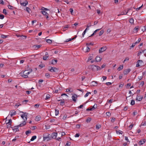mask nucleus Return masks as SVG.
I'll return each instance as SVG.
<instances>
[{
  "instance_id": "obj_23",
  "label": "nucleus",
  "mask_w": 146,
  "mask_h": 146,
  "mask_svg": "<svg viewBox=\"0 0 146 146\" xmlns=\"http://www.w3.org/2000/svg\"><path fill=\"white\" fill-rule=\"evenodd\" d=\"M73 90H72L71 88H69L67 89L66 90V92H72Z\"/></svg>"
},
{
  "instance_id": "obj_33",
  "label": "nucleus",
  "mask_w": 146,
  "mask_h": 146,
  "mask_svg": "<svg viewBox=\"0 0 146 146\" xmlns=\"http://www.w3.org/2000/svg\"><path fill=\"white\" fill-rule=\"evenodd\" d=\"M50 98V95L49 94H47L46 96L45 99L46 100L49 99Z\"/></svg>"
},
{
  "instance_id": "obj_57",
  "label": "nucleus",
  "mask_w": 146,
  "mask_h": 146,
  "mask_svg": "<svg viewBox=\"0 0 146 146\" xmlns=\"http://www.w3.org/2000/svg\"><path fill=\"white\" fill-rule=\"evenodd\" d=\"M92 56H90L89 57L88 59V60H87V62H89V61L90 60H91L92 59Z\"/></svg>"
},
{
  "instance_id": "obj_63",
  "label": "nucleus",
  "mask_w": 146,
  "mask_h": 146,
  "mask_svg": "<svg viewBox=\"0 0 146 146\" xmlns=\"http://www.w3.org/2000/svg\"><path fill=\"white\" fill-rule=\"evenodd\" d=\"M113 100V99H110L108 100V102L109 103H111L112 102Z\"/></svg>"
},
{
  "instance_id": "obj_54",
  "label": "nucleus",
  "mask_w": 146,
  "mask_h": 146,
  "mask_svg": "<svg viewBox=\"0 0 146 146\" xmlns=\"http://www.w3.org/2000/svg\"><path fill=\"white\" fill-rule=\"evenodd\" d=\"M67 117V115H65L63 116L62 119L64 120H65Z\"/></svg>"
},
{
  "instance_id": "obj_61",
  "label": "nucleus",
  "mask_w": 146,
  "mask_h": 146,
  "mask_svg": "<svg viewBox=\"0 0 146 146\" xmlns=\"http://www.w3.org/2000/svg\"><path fill=\"white\" fill-rule=\"evenodd\" d=\"M80 126V124H77L76 125V128H79Z\"/></svg>"
},
{
  "instance_id": "obj_20",
  "label": "nucleus",
  "mask_w": 146,
  "mask_h": 146,
  "mask_svg": "<svg viewBox=\"0 0 146 146\" xmlns=\"http://www.w3.org/2000/svg\"><path fill=\"white\" fill-rule=\"evenodd\" d=\"M19 127V125L17 126H15L14 127V128L13 129V130L14 131H15V132H17V131H19V129L18 127Z\"/></svg>"
},
{
  "instance_id": "obj_34",
  "label": "nucleus",
  "mask_w": 146,
  "mask_h": 146,
  "mask_svg": "<svg viewBox=\"0 0 146 146\" xmlns=\"http://www.w3.org/2000/svg\"><path fill=\"white\" fill-rule=\"evenodd\" d=\"M55 115L57 116L58 115L59 113V110L57 109H55Z\"/></svg>"
},
{
  "instance_id": "obj_18",
  "label": "nucleus",
  "mask_w": 146,
  "mask_h": 146,
  "mask_svg": "<svg viewBox=\"0 0 146 146\" xmlns=\"http://www.w3.org/2000/svg\"><path fill=\"white\" fill-rule=\"evenodd\" d=\"M41 46L40 45H34L33 47L35 50H37Z\"/></svg>"
},
{
  "instance_id": "obj_17",
  "label": "nucleus",
  "mask_w": 146,
  "mask_h": 146,
  "mask_svg": "<svg viewBox=\"0 0 146 146\" xmlns=\"http://www.w3.org/2000/svg\"><path fill=\"white\" fill-rule=\"evenodd\" d=\"M102 59V58L98 56H97L95 58L96 61L97 62L100 61Z\"/></svg>"
},
{
  "instance_id": "obj_10",
  "label": "nucleus",
  "mask_w": 146,
  "mask_h": 146,
  "mask_svg": "<svg viewBox=\"0 0 146 146\" xmlns=\"http://www.w3.org/2000/svg\"><path fill=\"white\" fill-rule=\"evenodd\" d=\"M77 96L76 94H74L73 96H72V100L74 102H76V100L77 99Z\"/></svg>"
},
{
  "instance_id": "obj_4",
  "label": "nucleus",
  "mask_w": 146,
  "mask_h": 146,
  "mask_svg": "<svg viewBox=\"0 0 146 146\" xmlns=\"http://www.w3.org/2000/svg\"><path fill=\"white\" fill-rule=\"evenodd\" d=\"M28 1L26 0H21L20 1V3L21 6H25L27 5Z\"/></svg>"
},
{
  "instance_id": "obj_21",
  "label": "nucleus",
  "mask_w": 146,
  "mask_h": 146,
  "mask_svg": "<svg viewBox=\"0 0 146 146\" xmlns=\"http://www.w3.org/2000/svg\"><path fill=\"white\" fill-rule=\"evenodd\" d=\"M41 119V117L39 115H38L36 116L35 118V120L36 121H40Z\"/></svg>"
},
{
  "instance_id": "obj_6",
  "label": "nucleus",
  "mask_w": 146,
  "mask_h": 146,
  "mask_svg": "<svg viewBox=\"0 0 146 146\" xmlns=\"http://www.w3.org/2000/svg\"><path fill=\"white\" fill-rule=\"evenodd\" d=\"M49 71L51 72H56L58 71V69L57 68L54 67H51V68L49 69Z\"/></svg>"
},
{
  "instance_id": "obj_25",
  "label": "nucleus",
  "mask_w": 146,
  "mask_h": 146,
  "mask_svg": "<svg viewBox=\"0 0 146 146\" xmlns=\"http://www.w3.org/2000/svg\"><path fill=\"white\" fill-rule=\"evenodd\" d=\"M36 138V135H34L31 138V141H34Z\"/></svg>"
},
{
  "instance_id": "obj_52",
  "label": "nucleus",
  "mask_w": 146,
  "mask_h": 146,
  "mask_svg": "<svg viewBox=\"0 0 146 146\" xmlns=\"http://www.w3.org/2000/svg\"><path fill=\"white\" fill-rule=\"evenodd\" d=\"M43 80L42 79H40L38 80V83L39 84H41L43 82Z\"/></svg>"
},
{
  "instance_id": "obj_12",
  "label": "nucleus",
  "mask_w": 146,
  "mask_h": 146,
  "mask_svg": "<svg viewBox=\"0 0 146 146\" xmlns=\"http://www.w3.org/2000/svg\"><path fill=\"white\" fill-rule=\"evenodd\" d=\"M51 138V136L50 134H48L46 136V137H43V140L44 141L46 139H50Z\"/></svg>"
},
{
  "instance_id": "obj_22",
  "label": "nucleus",
  "mask_w": 146,
  "mask_h": 146,
  "mask_svg": "<svg viewBox=\"0 0 146 146\" xmlns=\"http://www.w3.org/2000/svg\"><path fill=\"white\" fill-rule=\"evenodd\" d=\"M53 11L54 12L57 13V12L58 13H59L60 11L59 9L57 7H54L53 9Z\"/></svg>"
},
{
  "instance_id": "obj_43",
  "label": "nucleus",
  "mask_w": 146,
  "mask_h": 146,
  "mask_svg": "<svg viewBox=\"0 0 146 146\" xmlns=\"http://www.w3.org/2000/svg\"><path fill=\"white\" fill-rule=\"evenodd\" d=\"M141 40V38H139L138 40L136 41L135 43V44H138Z\"/></svg>"
},
{
  "instance_id": "obj_45",
  "label": "nucleus",
  "mask_w": 146,
  "mask_h": 146,
  "mask_svg": "<svg viewBox=\"0 0 146 146\" xmlns=\"http://www.w3.org/2000/svg\"><path fill=\"white\" fill-rule=\"evenodd\" d=\"M129 22L131 23H133V22H134V20H133V19L132 18L131 19L129 20Z\"/></svg>"
},
{
  "instance_id": "obj_40",
  "label": "nucleus",
  "mask_w": 146,
  "mask_h": 146,
  "mask_svg": "<svg viewBox=\"0 0 146 146\" xmlns=\"http://www.w3.org/2000/svg\"><path fill=\"white\" fill-rule=\"evenodd\" d=\"M26 10L28 13H29L31 9L29 7H27L26 8Z\"/></svg>"
},
{
  "instance_id": "obj_55",
  "label": "nucleus",
  "mask_w": 146,
  "mask_h": 146,
  "mask_svg": "<svg viewBox=\"0 0 146 146\" xmlns=\"http://www.w3.org/2000/svg\"><path fill=\"white\" fill-rule=\"evenodd\" d=\"M138 26H137V27H136L134 28V30L136 31V32H137L138 31Z\"/></svg>"
},
{
  "instance_id": "obj_30",
  "label": "nucleus",
  "mask_w": 146,
  "mask_h": 146,
  "mask_svg": "<svg viewBox=\"0 0 146 146\" xmlns=\"http://www.w3.org/2000/svg\"><path fill=\"white\" fill-rule=\"evenodd\" d=\"M91 120V118L90 117H88L87 119L86 120V122L87 123L90 122Z\"/></svg>"
},
{
  "instance_id": "obj_3",
  "label": "nucleus",
  "mask_w": 146,
  "mask_h": 146,
  "mask_svg": "<svg viewBox=\"0 0 146 146\" xmlns=\"http://www.w3.org/2000/svg\"><path fill=\"white\" fill-rule=\"evenodd\" d=\"M27 115L25 114L21 115V117L24 119V121H23L22 123L19 125V126L22 127L26 125V122L25 121L27 120Z\"/></svg>"
},
{
  "instance_id": "obj_24",
  "label": "nucleus",
  "mask_w": 146,
  "mask_h": 146,
  "mask_svg": "<svg viewBox=\"0 0 146 146\" xmlns=\"http://www.w3.org/2000/svg\"><path fill=\"white\" fill-rule=\"evenodd\" d=\"M123 68V65H120V66L118 68L117 70L118 71H120Z\"/></svg>"
},
{
  "instance_id": "obj_51",
  "label": "nucleus",
  "mask_w": 146,
  "mask_h": 146,
  "mask_svg": "<svg viewBox=\"0 0 146 146\" xmlns=\"http://www.w3.org/2000/svg\"><path fill=\"white\" fill-rule=\"evenodd\" d=\"M48 57V56H43V60H46L47 58Z\"/></svg>"
},
{
  "instance_id": "obj_58",
  "label": "nucleus",
  "mask_w": 146,
  "mask_h": 146,
  "mask_svg": "<svg viewBox=\"0 0 146 146\" xmlns=\"http://www.w3.org/2000/svg\"><path fill=\"white\" fill-rule=\"evenodd\" d=\"M12 120L11 119H10L9 120L8 122L6 123L7 124L11 123H12Z\"/></svg>"
},
{
  "instance_id": "obj_15",
  "label": "nucleus",
  "mask_w": 146,
  "mask_h": 146,
  "mask_svg": "<svg viewBox=\"0 0 146 146\" xmlns=\"http://www.w3.org/2000/svg\"><path fill=\"white\" fill-rule=\"evenodd\" d=\"M131 69L130 68L126 69L124 70V74L126 75L128 73L131 71Z\"/></svg>"
},
{
  "instance_id": "obj_44",
  "label": "nucleus",
  "mask_w": 146,
  "mask_h": 146,
  "mask_svg": "<svg viewBox=\"0 0 146 146\" xmlns=\"http://www.w3.org/2000/svg\"><path fill=\"white\" fill-rule=\"evenodd\" d=\"M41 10L43 11H48L49 10L46 8L42 7L41 9Z\"/></svg>"
},
{
  "instance_id": "obj_32",
  "label": "nucleus",
  "mask_w": 146,
  "mask_h": 146,
  "mask_svg": "<svg viewBox=\"0 0 146 146\" xmlns=\"http://www.w3.org/2000/svg\"><path fill=\"white\" fill-rule=\"evenodd\" d=\"M31 131L30 130H29L27 131H26L25 134L26 135H28V134L31 133Z\"/></svg>"
},
{
  "instance_id": "obj_47",
  "label": "nucleus",
  "mask_w": 146,
  "mask_h": 146,
  "mask_svg": "<svg viewBox=\"0 0 146 146\" xmlns=\"http://www.w3.org/2000/svg\"><path fill=\"white\" fill-rule=\"evenodd\" d=\"M3 13H4V14L6 15L7 14V13L6 11V10L5 9H4L3 10Z\"/></svg>"
},
{
  "instance_id": "obj_9",
  "label": "nucleus",
  "mask_w": 146,
  "mask_h": 146,
  "mask_svg": "<svg viewBox=\"0 0 146 146\" xmlns=\"http://www.w3.org/2000/svg\"><path fill=\"white\" fill-rule=\"evenodd\" d=\"M107 49V47L106 46H103L100 48L99 50V53H101L105 51Z\"/></svg>"
},
{
  "instance_id": "obj_37",
  "label": "nucleus",
  "mask_w": 146,
  "mask_h": 146,
  "mask_svg": "<svg viewBox=\"0 0 146 146\" xmlns=\"http://www.w3.org/2000/svg\"><path fill=\"white\" fill-rule=\"evenodd\" d=\"M101 127L100 125H97L96 126V129H99Z\"/></svg>"
},
{
  "instance_id": "obj_14",
  "label": "nucleus",
  "mask_w": 146,
  "mask_h": 146,
  "mask_svg": "<svg viewBox=\"0 0 146 146\" xmlns=\"http://www.w3.org/2000/svg\"><path fill=\"white\" fill-rule=\"evenodd\" d=\"M145 142V139L141 140L139 142V145H141L143 144Z\"/></svg>"
},
{
  "instance_id": "obj_53",
  "label": "nucleus",
  "mask_w": 146,
  "mask_h": 146,
  "mask_svg": "<svg viewBox=\"0 0 146 146\" xmlns=\"http://www.w3.org/2000/svg\"><path fill=\"white\" fill-rule=\"evenodd\" d=\"M92 26L91 24L90 23H88L87 25V27H89Z\"/></svg>"
},
{
  "instance_id": "obj_5",
  "label": "nucleus",
  "mask_w": 146,
  "mask_h": 146,
  "mask_svg": "<svg viewBox=\"0 0 146 146\" xmlns=\"http://www.w3.org/2000/svg\"><path fill=\"white\" fill-rule=\"evenodd\" d=\"M130 10V9H129L127 10V11H126V10H124L123 11L121 12L120 14L118 15L117 16H119L121 15H126Z\"/></svg>"
},
{
  "instance_id": "obj_60",
  "label": "nucleus",
  "mask_w": 146,
  "mask_h": 146,
  "mask_svg": "<svg viewBox=\"0 0 146 146\" xmlns=\"http://www.w3.org/2000/svg\"><path fill=\"white\" fill-rule=\"evenodd\" d=\"M111 84H112L110 82H107L106 83V84L107 86H110Z\"/></svg>"
},
{
  "instance_id": "obj_29",
  "label": "nucleus",
  "mask_w": 146,
  "mask_h": 146,
  "mask_svg": "<svg viewBox=\"0 0 146 146\" xmlns=\"http://www.w3.org/2000/svg\"><path fill=\"white\" fill-rule=\"evenodd\" d=\"M45 76L47 78H49L50 77V75L48 73H46L45 74Z\"/></svg>"
},
{
  "instance_id": "obj_11",
  "label": "nucleus",
  "mask_w": 146,
  "mask_h": 146,
  "mask_svg": "<svg viewBox=\"0 0 146 146\" xmlns=\"http://www.w3.org/2000/svg\"><path fill=\"white\" fill-rule=\"evenodd\" d=\"M57 133L53 132L52 133V135H51L52 137L51 138L53 139H55L57 137Z\"/></svg>"
},
{
  "instance_id": "obj_46",
  "label": "nucleus",
  "mask_w": 146,
  "mask_h": 146,
  "mask_svg": "<svg viewBox=\"0 0 146 146\" xmlns=\"http://www.w3.org/2000/svg\"><path fill=\"white\" fill-rule=\"evenodd\" d=\"M143 52V50H142V51H139L137 54V56H140V54L141 53H142Z\"/></svg>"
},
{
  "instance_id": "obj_28",
  "label": "nucleus",
  "mask_w": 146,
  "mask_h": 146,
  "mask_svg": "<svg viewBox=\"0 0 146 146\" xmlns=\"http://www.w3.org/2000/svg\"><path fill=\"white\" fill-rule=\"evenodd\" d=\"M116 132L117 134H122L123 133V132L122 131L120 130H119L118 131L117 130H116Z\"/></svg>"
},
{
  "instance_id": "obj_49",
  "label": "nucleus",
  "mask_w": 146,
  "mask_h": 146,
  "mask_svg": "<svg viewBox=\"0 0 146 146\" xmlns=\"http://www.w3.org/2000/svg\"><path fill=\"white\" fill-rule=\"evenodd\" d=\"M4 17V16L3 15H0V19H3Z\"/></svg>"
},
{
  "instance_id": "obj_35",
  "label": "nucleus",
  "mask_w": 146,
  "mask_h": 146,
  "mask_svg": "<svg viewBox=\"0 0 146 146\" xmlns=\"http://www.w3.org/2000/svg\"><path fill=\"white\" fill-rule=\"evenodd\" d=\"M135 104V100H131V104L132 105H134Z\"/></svg>"
},
{
  "instance_id": "obj_64",
  "label": "nucleus",
  "mask_w": 146,
  "mask_h": 146,
  "mask_svg": "<svg viewBox=\"0 0 146 146\" xmlns=\"http://www.w3.org/2000/svg\"><path fill=\"white\" fill-rule=\"evenodd\" d=\"M143 52L144 53V55L145 56H146V49H145L143 50Z\"/></svg>"
},
{
  "instance_id": "obj_50",
  "label": "nucleus",
  "mask_w": 146,
  "mask_h": 146,
  "mask_svg": "<svg viewBox=\"0 0 146 146\" xmlns=\"http://www.w3.org/2000/svg\"><path fill=\"white\" fill-rule=\"evenodd\" d=\"M141 125L143 126L146 125V121H145L144 122H143L141 123Z\"/></svg>"
},
{
  "instance_id": "obj_8",
  "label": "nucleus",
  "mask_w": 146,
  "mask_h": 146,
  "mask_svg": "<svg viewBox=\"0 0 146 146\" xmlns=\"http://www.w3.org/2000/svg\"><path fill=\"white\" fill-rule=\"evenodd\" d=\"M41 13L44 15H45L47 19L48 18V14L44 11H41Z\"/></svg>"
},
{
  "instance_id": "obj_1",
  "label": "nucleus",
  "mask_w": 146,
  "mask_h": 146,
  "mask_svg": "<svg viewBox=\"0 0 146 146\" xmlns=\"http://www.w3.org/2000/svg\"><path fill=\"white\" fill-rule=\"evenodd\" d=\"M32 72V69H30L29 70H26L20 73V74L22 77L27 78L28 77V75Z\"/></svg>"
},
{
  "instance_id": "obj_59",
  "label": "nucleus",
  "mask_w": 146,
  "mask_h": 146,
  "mask_svg": "<svg viewBox=\"0 0 146 146\" xmlns=\"http://www.w3.org/2000/svg\"><path fill=\"white\" fill-rule=\"evenodd\" d=\"M123 74H120L119 76V79H121L123 77Z\"/></svg>"
},
{
  "instance_id": "obj_38",
  "label": "nucleus",
  "mask_w": 146,
  "mask_h": 146,
  "mask_svg": "<svg viewBox=\"0 0 146 146\" xmlns=\"http://www.w3.org/2000/svg\"><path fill=\"white\" fill-rule=\"evenodd\" d=\"M7 6L9 9H12V10L13 9V8H14V7H13L11 6V5H8Z\"/></svg>"
},
{
  "instance_id": "obj_26",
  "label": "nucleus",
  "mask_w": 146,
  "mask_h": 146,
  "mask_svg": "<svg viewBox=\"0 0 146 146\" xmlns=\"http://www.w3.org/2000/svg\"><path fill=\"white\" fill-rule=\"evenodd\" d=\"M64 100H61V102H60V105L63 106L64 104Z\"/></svg>"
},
{
  "instance_id": "obj_36",
  "label": "nucleus",
  "mask_w": 146,
  "mask_h": 146,
  "mask_svg": "<svg viewBox=\"0 0 146 146\" xmlns=\"http://www.w3.org/2000/svg\"><path fill=\"white\" fill-rule=\"evenodd\" d=\"M46 40V42L48 43L51 44L52 43V41L49 39H47Z\"/></svg>"
},
{
  "instance_id": "obj_13",
  "label": "nucleus",
  "mask_w": 146,
  "mask_h": 146,
  "mask_svg": "<svg viewBox=\"0 0 146 146\" xmlns=\"http://www.w3.org/2000/svg\"><path fill=\"white\" fill-rule=\"evenodd\" d=\"M10 113L11 117L15 115L16 112L14 110H11L10 112Z\"/></svg>"
},
{
  "instance_id": "obj_56",
  "label": "nucleus",
  "mask_w": 146,
  "mask_h": 146,
  "mask_svg": "<svg viewBox=\"0 0 146 146\" xmlns=\"http://www.w3.org/2000/svg\"><path fill=\"white\" fill-rule=\"evenodd\" d=\"M90 50V48L88 46L86 47V52H88Z\"/></svg>"
},
{
  "instance_id": "obj_42",
  "label": "nucleus",
  "mask_w": 146,
  "mask_h": 146,
  "mask_svg": "<svg viewBox=\"0 0 146 146\" xmlns=\"http://www.w3.org/2000/svg\"><path fill=\"white\" fill-rule=\"evenodd\" d=\"M91 94V92H87L86 94L84 96V97L85 98L87 97L88 95H89V94Z\"/></svg>"
},
{
  "instance_id": "obj_19",
  "label": "nucleus",
  "mask_w": 146,
  "mask_h": 146,
  "mask_svg": "<svg viewBox=\"0 0 146 146\" xmlns=\"http://www.w3.org/2000/svg\"><path fill=\"white\" fill-rule=\"evenodd\" d=\"M58 60H57L52 59V60L51 64L53 65H55L56 64Z\"/></svg>"
},
{
  "instance_id": "obj_48",
  "label": "nucleus",
  "mask_w": 146,
  "mask_h": 146,
  "mask_svg": "<svg viewBox=\"0 0 146 146\" xmlns=\"http://www.w3.org/2000/svg\"><path fill=\"white\" fill-rule=\"evenodd\" d=\"M86 45H87V46H89V45H93V43L92 42H91V43H87L86 44Z\"/></svg>"
},
{
  "instance_id": "obj_27",
  "label": "nucleus",
  "mask_w": 146,
  "mask_h": 146,
  "mask_svg": "<svg viewBox=\"0 0 146 146\" xmlns=\"http://www.w3.org/2000/svg\"><path fill=\"white\" fill-rule=\"evenodd\" d=\"M8 35H1V37L2 38H7L8 37Z\"/></svg>"
},
{
  "instance_id": "obj_62",
  "label": "nucleus",
  "mask_w": 146,
  "mask_h": 146,
  "mask_svg": "<svg viewBox=\"0 0 146 146\" xmlns=\"http://www.w3.org/2000/svg\"><path fill=\"white\" fill-rule=\"evenodd\" d=\"M133 124H131L129 126V128L130 129H131L133 127Z\"/></svg>"
},
{
  "instance_id": "obj_39",
  "label": "nucleus",
  "mask_w": 146,
  "mask_h": 146,
  "mask_svg": "<svg viewBox=\"0 0 146 146\" xmlns=\"http://www.w3.org/2000/svg\"><path fill=\"white\" fill-rule=\"evenodd\" d=\"M71 145V143L69 142L68 141H67V142L65 145V146H70Z\"/></svg>"
},
{
  "instance_id": "obj_2",
  "label": "nucleus",
  "mask_w": 146,
  "mask_h": 146,
  "mask_svg": "<svg viewBox=\"0 0 146 146\" xmlns=\"http://www.w3.org/2000/svg\"><path fill=\"white\" fill-rule=\"evenodd\" d=\"M88 68L94 72H96L101 69L100 67L95 65H90L88 66Z\"/></svg>"
},
{
  "instance_id": "obj_16",
  "label": "nucleus",
  "mask_w": 146,
  "mask_h": 146,
  "mask_svg": "<svg viewBox=\"0 0 146 146\" xmlns=\"http://www.w3.org/2000/svg\"><path fill=\"white\" fill-rule=\"evenodd\" d=\"M143 97L137 95L136 98V100L140 101L142 100Z\"/></svg>"
},
{
  "instance_id": "obj_41",
  "label": "nucleus",
  "mask_w": 146,
  "mask_h": 146,
  "mask_svg": "<svg viewBox=\"0 0 146 146\" xmlns=\"http://www.w3.org/2000/svg\"><path fill=\"white\" fill-rule=\"evenodd\" d=\"M137 113V112L136 110L134 111V112H133V116H135L136 114Z\"/></svg>"
},
{
  "instance_id": "obj_31",
  "label": "nucleus",
  "mask_w": 146,
  "mask_h": 146,
  "mask_svg": "<svg viewBox=\"0 0 146 146\" xmlns=\"http://www.w3.org/2000/svg\"><path fill=\"white\" fill-rule=\"evenodd\" d=\"M104 33V31L103 30H102L99 32V35L100 36H101V35H102Z\"/></svg>"
},
{
  "instance_id": "obj_7",
  "label": "nucleus",
  "mask_w": 146,
  "mask_h": 146,
  "mask_svg": "<svg viewBox=\"0 0 146 146\" xmlns=\"http://www.w3.org/2000/svg\"><path fill=\"white\" fill-rule=\"evenodd\" d=\"M143 63V61L141 60H139L137 62V64L136 65V67H139L141 65H142Z\"/></svg>"
}]
</instances>
